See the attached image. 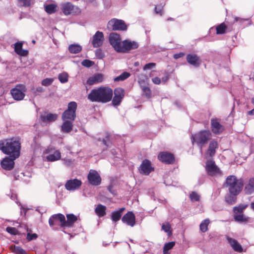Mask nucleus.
I'll list each match as a JSON object with an SVG mask.
<instances>
[{
    "instance_id": "46",
    "label": "nucleus",
    "mask_w": 254,
    "mask_h": 254,
    "mask_svg": "<svg viewBox=\"0 0 254 254\" xmlns=\"http://www.w3.org/2000/svg\"><path fill=\"white\" fill-rule=\"evenodd\" d=\"M68 74L65 72L60 73L58 75V78L61 83H64L68 81Z\"/></svg>"
},
{
    "instance_id": "25",
    "label": "nucleus",
    "mask_w": 254,
    "mask_h": 254,
    "mask_svg": "<svg viewBox=\"0 0 254 254\" xmlns=\"http://www.w3.org/2000/svg\"><path fill=\"white\" fill-rule=\"evenodd\" d=\"M23 43L22 42H17L14 44V51L18 55L20 56H27L28 54L27 50L22 49Z\"/></svg>"
},
{
    "instance_id": "61",
    "label": "nucleus",
    "mask_w": 254,
    "mask_h": 254,
    "mask_svg": "<svg viewBox=\"0 0 254 254\" xmlns=\"http://www.w3.org/2000/svg\"><path fill=\"white\" fill-rule=\"evenodd\" d=\"M64 164L67 166H70L72 164V161L71 159L64 160Z\"/></svg>"
},
{
    "instance_id": "3",
    "label": "nucleus",
    "mask_w": 254,
    "mask_h": 254,
    "mask_svg": "<svg viewBox=\"0 0 254 254\" xmlns=\"http://www.w3.org/2000/svg\"><path fill=\"white\" fill-rule=\"evenodd\" d=\"M224 186L228 188L230 193L238 195L242 191L244 187L243 179H237L234 175H230L226 179Z\"/></svg>"
},
{
    "instance_id": "31",
    "label": "nucleus",
    "mask_w": 254,
    "mask_h": 254,
    "mask_svg": "<svg viewBox=\"0 0 254 254\" xmlns=\"http://www.w3.org/2000/svg\"><path fill=\"white\" fill-rule=\"evenodd\" d=\"M62 11L64 15H68L71 14L73 9L74 6L70 2H65L62 5Z\"/></svg>"
},
{
    "instance_id": "2",
    "label": "nucleus",
    "mask_w": 254,
    "mask_h": 254,
    "mask_svg": "<svg viewBox=\"0 0 254 254\" xmlns=\"http://www.w3.org/2000/svg\"><path fill=\"white\" fill-rule=\"evenodd\" d=\"M113 96V89L108 86H102L93 89L87 95L92 102L107 103L111 101Z\"/></svg>"
},
{
    "instance_id": "39",
    "label": "nucleus",
    "mask_w": 254,
    "mask_h": 254,
    "mask_svg": "<svg viewBox=\"0 0 254 254\" xmlns=\"http://www.w3.org/2000/svg\"><path fill=\"white\" fill-rule=\"evenodd\" d=\"M82 50V47L77 44H71L68 47V50L70 53L77 54Z\"/></svg>"
},
{
    "instance_id": "13",
    "label": "nucleus",
    "mask_w": 254,
    "mask_h": 254,
    "mask_svg": "<svg viewBox=\"0 0 254 254\" xmlns=\"http://www.w3.org/2000/svg\"><path fill=\"white\" fill-rule=\"evenodd\" d=\"M87 179L89 183L94 186H97L101 184V178L98 172L94 170H90L87 175Z\"/></svg>"
},
{
    "instance_id": "41",
    "label": "nucleus",
    "mask_w": 254,
    "mask_h": 254,
    "mask_svg": "<svg viewBox=\"0 0 254 254\" xmlns=\"http://www.w3.org/2000/svg\"><path fill=\"white\" fill-rule=\"evenodd\" d=\"M35 0H17L19 6L29 7L34 3Z\"/></svg>"
},
{
    "instance_id": "34",
    "label": "nucleus",
    "mask_w": 254,
    "mask_h": 254,
    "mask_svg": "<svg viewBox=\"0 0 254 254\" xmlns=\"http://www.w3.org/2000/svg\"><path fill=\"white\" fill-rule=\"evenodd\" d=\"M124 210L125 208L123 207L120 208L118 211L113 212L111 216L112 220L114 222L119 221L122 215V213Z\"/></svg>"
},
{
    "instance_id": "54",
    "label": "nucleus",
    "mask_w": 254,
    "mask_h": 254,
    "mask_svg": "<svg viewBox=\"0 0 254 254\" xmlns=\"http://www.w3.org/2000/svg\"><path fill=\"white\" fill-rule=\"evenodd\" d=\"M163 5H160L158 7H155V11L156 13L159 14L160 15H162L163 14Z\"/></svg>"
},
{
    "instance_id": "33",
    "label": "nucleus",
    "mask_w": 254,
    "mask_h": 254,
    "mask_svg": "<svg viewBox=\"0 0 254 254\" xmlns=\"http://www.w3.org/2000/svg\"><path fill=\"white\" fill-rule=\"evenodd\" d=\"M57 8L58 5L54 3L44 5V9L45 11L49 14L55 13L58 10Z\"/></svg>"
},
{
    "instance_id": "21",
    "label": "nucleus",
    "mask_w": 254,
    "mask_h": 254,
    "mask_svg": "<svg viewBox=\"0 0 254 254\" xmlns=\"http://www.w3.org/2000/svg\"><path fill=\"white\" fill-rule=\"evenodd\" d=\"M211 128L215 134H220L225 129L224 127L218 122V120L214 119L211 120Z\"/></svg>"
},
{
    "instance_id": "27",
    "label": "nucleus",
    "mask_w": 254,
    "mask_h": 254,
    "mask_svg": "<svg viewBox=\"0 0 254 254\" xmlns=\"http://www.w3.org/2000/svg\"><path fill=\"white\" fill-rule=\"evenodd\" d=\"M58 118L56 114L49 113L46 115H41L40 116V120L43 123H50L55 121Z\"/></svg>"
},
{
    "instance_id": "58",
    "label": "nucleus",
    "mask_w": 254,
    "mask_h": 254,
    "mask_svg": "<svg viewBox=\"0 0 254 254\" xmlns=\"http://www.w3.org/2000/svg\"><path fill=\"white\" fill-rule=\"evenodd\" d=\"M169 78V75L168 73H167L164 77H162V82L164 83H166L168 80Z\"/></svg>"
},
{
    "instance_id": "52",
    "label": "nucleus",
    "mask_w": 254,
    "mask_h": 254,
    "mask_svg": "<svg viewBox=\"0 0 254 254\" xmlns=\"http://www.w3.org/2000/svg\"><path fill=\"white\" fill-rule=\"evenodd\" d=\"M94 62L89 60H84L82 62V64L84 66L87 67L92 66Z\"/></svg>"
},
{
    "instance_id": "47",
    "label": "nucleus",
    "mask_w": 254,
    "mask_h": 254,
    "mask_svg": "<svg viewBox=\"0 0 254 254\" xmlns=\"http://www.w3.org/2000/svg\"><path fill=\"white\" fill-rule=\"evenodd\" d=\"M171 225L169 223L163 224L162 225V229L165 232L168 233V235L169 236L172 235V231L171 230Z\"/></svg>"
},
{
    "instance_id": "4",
    "label": "nucleus",
    "mask_w": 254,
    "mask_h": 254,
    "mask_svg": "<svg viewBox=\"0 0 254 254\" xmlns=\"http://www.w3.org/2000/svg\"><path fill=\"white\" fill-rule=\"evenodd\" d=\"M212 133L209 130H201L197 133L192 134L191 139L192 144L195 142L198 146L202 148L210 140Z\"/></svg>"
},
{
    "instance_id": "37",
    "label": "nucleus",
    "mask_w": 254,
    "mask_h": 254,
    "mask_svg": "<svg viewBox=\"0 0 254 254\" xmlns=\"http://www.w3.org/2000/svg\"><path fill=\"white\" fill-rule=\"evenodd\" d=\"M231 193L227 194L225 197V201L229 204H233L237 201V196Z\"/></svg>"
},
{
    "instance_id": "45",
    "label": "nucleus",
    "mask_w": 254,
    "mask_h": 254,
    "mask_svg": "<svg viewBox=\"0 0 254 254\" xmlns=\"http://www.w3.org/2000/svg\"><path fill=\"white\" fill-rule=\"evenodd\" d=\"M142 94L143 96H144L145 97H146L148 99H149L151 97V91L149 87L147 86H142Z\"/></svg>"
},
{
    "instance_id": "9",
    "label": "nucleus",
    "mask_w": 254,
    "mask_h": 254,
    "mask_svg": "<svg viewBox=\"0 0 254 254\" xmlns=\"http://www.w3.org/2000/svg\"><path fill=\"white\" fill-rule=\"evenodd\" d=\"M109 41L114 50L119 52L122 44L121 35L117 33L112 32L109 35Z\"/></svg>"
},
{
    "instance_id": "23",
    "label": "nucleus",
    "mask_w": 254,
    "mask_h": 254,
    "mask_svg": "<svg viewBox=\"0 0 254 254\" xmlns=\"http://www.w3.org/2000/svg\"><path fill=\"white\" fill-rule=\"evenodd\" d=\"M123 222L133 227L135 224V217L132 212L128 211L122 218Z\"/></svg>"
},
{
    "instance_id": "44",
    "label": "nucleus",
    "mask_w": 254,
    "mask_h": 254,
    "mask_svg": "<svg viewBox=\"0 0 254 254\" xmlns=\"http://www.w3.org/2000/svg\"><path fill=\"white\" fill-rule=\"evenodd\" d=\"M210 223V220L208 219L204 220L200 224V230L204 233L208 230V226Z\"/></svg>"
},
{
    "instance_id": "49",
    "label": "nucleus",
    "mask_w": 254,
    "mask_h": 254,
    "mask_svg": "<svg viewBox=\"0 0 254 254\" xmlns=\"http://www.w3.org/2000/svg\"><path fill=\"white\" fill-rule=\"evenodd\" d=\"M6 231L8 233L13 235H16L19 234L18 230L14 227H7L6 228Z\"/></svg>"
},
{
    "instance_id": "50",
    "label": "nucleus",
    "mask_w": 254,
    "mask_h": 254,
    "mask_svg": "<svg viewBox=\"0 0 254 254\" xmlns=\"http://www.w3.org/2000/svg\"><path fill=\"white\" fill-rule=\"evenodd\" d=\"M54 80L53 78H47L43 79L42 81V84L45 86H48L51 85L53 82Z\"/></svg>"
},
{
    "instance_id": "6",
    "label": "nucleus",
    "mask_w": 254,
    "mask_h": 254,
    "mask_svg": "<svg viewBox=\"0 0 254 254\" xmlns=\"http://www.w3.org/2000/svg\"><path fill=\"white\" fill-rule=\"evenodd\" d=\"M205 169L208 176L213 177L217 175H221L222 171L216 165L212 158L207 160L205 163Z\"/></svg>"
},
{
    "instance_id": "18",
    "label": "nucleus",
    "mask_w": 254,
    "mask_h": 254,
    "mask_svg": "<svg viewBox=\"0 0 254 254\" xmlns=\"http://www.w3.org/2000/svg\"><path fill=\"white\" fill-rule=\"evenodd\" d=\"M104 40V36L102 32L97 31L93 36L92 44L94 48L101 46Z\"/></svg>"
},
{
    "instance_id": "55",
    "label": "nucleus",
    "mask_w": 254,
    "mask_h": 254,
    "mask_svg": "<svg viewBox=\"0 0 254 254\" xmlns=\"http://www.w3.org/2000/svg\"><path fill=\"white\" fill-rule=\"evenodd\" d=\"M95 54L97 57L101 59L104 57L103 53L102 50L100 49H97L95 52Z\"/></svg>"
},
{
    "instance_id": "17",
    "label": "nucleus",
    "mask_w": 254,
    "mask_h": 254,
    "mask_svg": "<svg viewBox=\"0 0 254 254\" xmlns=\"http://www.w3.org/2000/svg\"><path fill=\"white\" fill-rule=\"evenodd\" d=\"M59 221L61 222V226L62 227H64L65 217L64 215L59 213L54 214L49 219V223L51 227L57 224V221Z\"/></svg>"
},
{
    "instance_id": "64",
    "label": "nucleus",
    "mask_w": 254,
    "mask_h": 254,
    "mask_svg": "<svg viewBox=\"0 0 254 254\" xmlns=\"http://www.w3.org/2000/svg\"><path fill=\"white\" fill-rule=\"evenodd\" d=\"M174 20V19L172 18H170L168 19V20Z\"/></svg>"
},
{
    "instance_id": "35",
    "label": "nucleus",
    "mask_w": 254,
    "mask_h": 254,
    "mask_svg": "<svg viewBox=\"0 0 254 254\" xmlns=\"http://www.w3.org/2000/svg\"><path fill=\"white\" fill-rule=\"evenodd\" d=\"M234 219L236 222L246 223L249 222V217H246L243 214H239L234 215Z\"/></svg>"
},
{
    "instance_id": "22",
    "label": "nucleus",
    "mask_w": 254,
    "mask_h": 254,
    "mask_svg": "<svg viewBox=\"0 0 254 254\" xmlns=\"http://www.w3.org/2000/svg\"><path fill=\"white\" fill-rule=\"evenodd\" d=\"M140 173L143 175H148L153 171V168L151 167V162L148 159L143 160L140 166Z\"/></svg>"
},
{
    "instance_id": "28",
    "label": "nucleus",
    "mask_w": 254,
    "mask_h": 254,
    "mask_svg": "<svg viewBox=\"0 0 254 254\" xmlns=\"http://www.w3.org/2000/svg\"><path fill=\"white\" fill-rule=\"evenodd\" d=\"M227 240L233 249L237 252L242 253L243 251L242 246L234 239L228 238Z\"/></svg>"
},
{
    "instance_id": "30",
    "label": "nucleus",
    "mask_w": 254,
    "mask_h": 254,
    "mask_svg": "<svg viewBox=\"0 0 254 254\" xmlns=\"http://www.w3.org/2000/svg\"><path fill=\"white\" fill-rule=\"evenodd\" d=\"M67 221L65 220L64 227H72L74 223L77 220V217L73 214L66 215Z\"/></svg>"
},
{
    "instance_id": "20",
    "label": "nucleus",
    "mask_w": 254,
    "mask_h": 254,
    "mask_svg": "<svg viewBox=\"0 0 254 254\" xmlns=\"http://www.w3.org/2000/svg\"><path fill=\"white\" fill-rule=\"evenodd\" d=\"M47 152L50 153L46 156V159L48 161H57L61 158V154L59 150H55L54 148H48Z\"/></svg>"
},
{
    "instance_id": "62",
    "label": "nucleus",
    "mask_w": 254,
    "mask_h": 254,
    "mask_svg": "<svg viewBox=\"0 0 254 254\" xmlns=\"http://www.w3.org/2000/svg\"><path fill=\"white\" fill-rule=\"evenodd\" d=\"M44 91V89L42 87H38L36 89L35 92H43Z\"/></svg>"
},
{
    "instance_id": "42",
    "label": "nucleus",
    "mask_w": 254,
    "mask_h": 254,
    "mask_svg": "<svg viewBox=\"0 0 254 254\" xmlns=\"http://www.w3.org/2000/svg\"><path fill=\"white\" fill-rule=\"evenodd\" d=\"M175 245V242H170L165 244L163 250V254H169L168 251L172 249Z\"/></svg>"
},
{
    "instance_id": "32",
    "label": "nucleus",
    "mask_w": 254,
    "mask_h": 254,
    "mask_svg": "<svg viewBox=\"0 0 254 254\" xmlns=\"http://www.w3.org/2000/svg\"><path fill=\"white\" fill-rule=\"evenodd\" d=\"M106 207L102 204L97 205L95 209V213L100 217L104 216L106 214Z\"/></svg>"
},
{
    "instance_id": "57",
    "label": "nucleus",
    "mask_w": 254,
    "mask_h": 254,
    "mask_svg": "<svg viewBox=\"0 0 254 254\" xmlns=\"http://www.w3.org/2000/svg\"><path fill=\"white\" fill-rule=\"evenodd\" d=\"M184 56L185 54L184 53L181 52L180 53L174 54L173 57L175 59H178L184 57Z\"/></svg>"
},
{
    "instance_id": "12",
    "label": "nucleus",
    "mask_w": 254,
    "mask_h": 254,
    "mask_svg": "<svg viewBox=\"0 0 254 254\" xmlns=\"http://www.w3.org/2000/svg\"><path fill=\"white\" fill-rule=\"evenodd\" d=\"M158 159L165 164H173L175 161L174 154L167 151L160 152L158 155Z\"/></svg>"
},
{
    "instance_id": "7",
    "label": "nucleus",
    "mask_w": 254,
    "mask_h": 254,
    "mask_svg": "<svg viewBox=\"0 0 254 254\" xmlns=\"http://www.w3.org/2000/svg\"><path fill=\"white\" fill-rule=\"evenodd\" d=\"M127 25L123 20L113 18L107 24V28L113 31H125L127 29Z\"/></svg>"
},
{
    "instance_id": "38",
    "label": "nucleus",
    "mask_w": 254,
    "mask_h": 254,
    "mask_svg": "<svg viewBox=\"0 0 254 254\" xmlns=\"http://www.w3.org/2000/svg\"><path fill=\"white\" fill-rule=\"evenodd\" d=\"M248 204H239L238 206L233 208V212L235 215L243 214V211L248 207Z\"/></svg>"
},
{
    "instance_id": "51",
    "label": "nucleus",
    "mask_w": 254,
    "mask_h": 254,
    "mask_svg": "<svg viewBox=\"0 0 254 254\" xmlns=\"http://www.w3.org/2000/svg\"><path fill=\"white\" fill-rule=\"evenodd\" d=\"M156 64L154 63H150L146 64L143 67L144 70L150 69L156 67Z\"/></svg>"
},
{
    "instance_id": "26",
    "label": "nucleus",
    "mask_w": 254,
    "mask_h": 254,
    "mask_svg": "<svg viewBox=\"0 0 254 254\" xmlns=\"http://www.w3.org/2000/svg\"><path fill=\"white\" fill-rule=\"evenodd\" d=\"M244 192L246 194L250 195L254 192V178H250L245 184Z\"/></svg>"
},
{
    "instance_id": "56",
    "label": "nucleus",
    "mask_w": 254,
    "mask_h": 254,
    "mask_svg": "<svg viewBox=\"0 0 254 254\" xmlns=\"http://www.w3.org/2000/svg\"><path fill=\"white\" fill-rule=\"evenodd\" d=\"M152 82H153V83H154L155 84H158V85L160 84L161 82V79L158 77H155L152 78Z\"/></svg>"
},
{
    "instance_id": "53",
    "label": "nucleus",
    "mask_w": 254,
    "mask_h": 254,
    "mask_svg": "<svg viewBox=\"0 0 254 254\" xmlns=\"http://www.w3.org/2000/svg\"><path fill=\"white\" fill-rule=\"evenodd\" d=\"M37 238L38 235L36 233L31 234L30 233H28L27 234L26 239L28 241L36 239Z\"/></svg>"
},
{
    "instance_id": "63",
    "label": "nucleus",
    "mask_w": 254,
    "mask_h": 254,
    "mask_svg": "<svg viewBox=\"0 0 254 254\" xmlns=\"http://www.w3.org/2000/svg\"><path fill=\"white\" fill-rule=\"evenodd\" d=\"M251 208L252 209L254 210V202H252L251 203Z\"/></svg>"
},
{
    "instance_id": "24",
    "label": "nucleus",
    "mask_w": 254,
    "mask_h": 254,
    "mask_svg": "<svg viewBox=\"0 0 254 254\" xmlns=\"http://www.w3.org/2000/svg\"><path fill=\"white\" fill-rule=\"evenodd\" d=\"M104 80V75L102 73H96L90 77L87 80V84L89 85L96 84L103 82Z\"/></svg>"
},
{
    "instance_id": "60",
    "label": "nucleus",
    "mask_w": 254,
    "mask_h": 254,
    "mask_svg": "<svg viewBox=\"0 0 254 254\" xmlns=\"http://www.w3.org/2000/svg\"><path fill=\"white\" fill-rule=\"evenodd\" d=\"M251 103L254 105V98H252L251 99ZM248 114L249 115H254V108L252 109L251 111H249L248 112Z\"/></svg>"
},
{
    "instance_id": "59",
    "label": "nucleus",
    "mask_w": 254,
    "mask_h": 254,
    "mask_svg": "<svg viewBox=\"0 0 254 254\" xmlns=\"http://www.w3.org/2000/svg\"><path fill=\"white\" fill-rule=\"evenodd\" d=\"M109 140V135H107L105 138H104L102 140L103 144L107 146H108V144H107V141Z\"/></svg>"
},
{
    "instance_id": "10",
    "label": "nucleus",
    "mask_w": 254,
    "mask_h": 254,
    "mask_svg": "<svg viewBox=\"0 0 254 254\" xmlns=\"http://www.w3.org/2000/svg\"><path fill=\"white\" fill-rule=\"evenodd\" d=\"M138 46V44L135 41L125 40L122 41V44L119 52L123 53H127L131 50L137 49Z\"/></svg>"
},
{
    "instance_id": "40",
    "label": "nucleus",
    "mask_w": 254,
    "mask_h": 254,
    "mask_svg": "<svg viewBox=\"0 0 254 254\" xmlns=\"http://www.w3.org/2000/svg\"><path fill=\"white\" fill-rule=\"evenodd\" d=\"M227 28V26L224 22L221 23L216 27V34L220 35L225 33Z\"/></svg>"
},
{
    "instance_id": "43",
    "label": "nucleus",
    "mask_w": 254,
    "mask_h": 254,
    "mask_svg": "<svg viewBox=\"0 0 254 254\" xmlns=\"http://www.w3.org/2000/svg\"><path fill=\"white\" fill-rule=\"evenodd\" d=\"M130 76V74L129 72L124 71L121 75L115 77L114 80L115 82L124 81L128 78Z\"/></svg>"
},
{
    "instance_id": "15",
    "label": "nucleus",
    "mask_w": 254,
    "mask_h": 254,
    "mask_svg": "<svg viewBox=\"0 0 254 254\" xmlns=\"http://www.w3.org/2000/svg\"><path fill=\"white\" fill-rule=\"evenodd\" d=\"M218 142L214 139L211 140L209 143L208 147L205 154L206 158L207 159L209 158H212L215 155L216 149H218Z\"/></svg>"
},
{
    "instance_id": "29",
    "label": "nucleus",
    "mask_w": 254,
    "mask_h": 254,
    "mask_svg": "<svg viewBox=\"0 0 254 254\" xmlns=\"http://www.w3.org/2000/svg\"><path fill=\"white\" fill-rule=\"evenodd\" d=\"M63 123L61 126V131L64 133H69L73 128L72 122L70 121L63 120Z\"/></svg>"
},
{
    "instance_id": "11",
    "label": "nucleus",
    "mask_w": 254,
    "mask_h": 254,
    "mask_svg": "<svg viewBox=\"0 0 254 254\" xmlns=\"http://www.w3.org/2000/svg\"><path fill=\"white\" fill-rule=\"evenodd\" d=\"M113 93L114 96L112 99V104L114 106H119L125 96V90L121 87H117L114 89Z\"/></svg>"
},
{
    "instance_id": "5",
    "label": "nucleus",
    "mask_w": 254,
    "mask_h": 254,
    "mask_svg": "<svg viewBox=\"0 0 254 254\" xmlns=\"http://www.w3.org/2000/svg\"><path fill=\"white\" fill-rule=\"evenodd\" d=\"M77 103L75 102H70L68 104L67 109L65 110L62 116V120L73 122L76 118Z\"/></svg>"
},
{
    "instance_id": "48",
    "label": "nucleus",
    "mask_w": 254,
    "mask_h": 254,
    "mask_svg": "<svg viewBox=\"0 0 254 254\" xmlns=\"http://www.w3.org/2000/svg\"><path fill=\"white\" fill-rule=\"evenodd\" d=\"M190 198L192 201H198L200 200V195L197 192L192 191L190 194Z\"/></svg>"
},
{
    "instance_id": "16",
    "label": "nucleus",
    "mask_w": 254,
    "mask_h": 254,
    "mask_svg": "<svg viewBox=\"0 0 254 254\" xmlns=\"http://www.w3.org/2000/svg\"><path fill=\"white\" fill-rule=\"evenodd\" d=\"M82 182L77 179L67 180L65 184V189L69 191L78 190L81 186Z\"/></svg>"
},
{
    "instance_id": "14",
    "label": "nucleus",
    "mask_w": 254,
    "mask_h": 254,
    "mask_svg": "<svg viewBox=\"0 0 254 254\" xmlns=\"http://www.w3.org/2000/svg\"><path fill=\"white\" fill-rule=\"evenodd\" d=\"M18 158H13L11 155L5 157L0 162L2 168L5 170L10 171L14 168V160Z\"/></svg>"
},
{
    "instance_id": "8",
    "label": "nucleus",
    "mask_w": 254,
    "mask_h": 254,
    "mask_svg": "<svg viewBox=\"0 0 254 254\" xmlns=\"http://www.w3.org/2000/svg\"><path fill=\"white\" fill-rule=\"evenodd\" d=\"M26 91L25 86L22 84H18L15 88L10 90V93L13 98L17 101L22 100L25 96Z\"/></svg>"
},
{
    "instance_id": "1",
    "label": "nucleus",
    "mask_w": 254,
    "mask_h": 254,
    "mask_svg": "<svg viewBox=\"0 0 254 254\" xmlns=\"http://www.w3.org/2000/svg\"><path fill=\"white\" fill-rule=\"evenodd\" d=\"M21 139L19 136H12L0 140V150L6 155L19 158L21 149Z\"/></svg>"
},
{
    "instance_id": "36",
    "label": "nucleus",
    "mask_w": 254,
    "mask_h": 254,
    "mask_svg": "<svg viewBox=\"0 0 254 254\" xmlns=\"http://www.w3.org/2000/svg\"><path fill=\"white\" fill-rule=\"evenodd\" d=\"M10 251L16 254H27L26 252L22 248L15 245H11L9 247Z\"/></svg>"
},
{
    "instance_id": "19",
    "label": "nucleus",
    "mask_w": 254,
    "mask_h": 254,
    "mask_svg": "<svg viewBox=\"0 0 254 254\" xmlns=\"http://www.w3.org/2000/svg\"><path fill=\"white\" fill-rule=\"evenodd\" d=\"M186 60L190 64L196 67L200 66L201 62L200 57L195 54H188Z\"/></svg>"
}]
</instances>
